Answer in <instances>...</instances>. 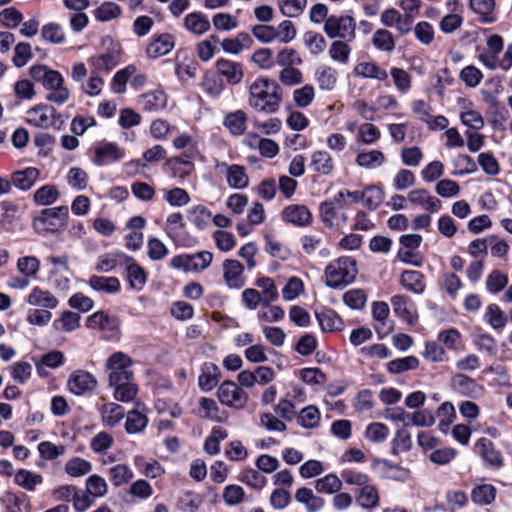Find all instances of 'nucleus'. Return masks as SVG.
<instances>
[{
    "label": "nucleus",
    "mask_w": 512,
    "mask_h": 512,
    "mask_svg": "<svg viewBox=\"0 0 512 512\" xmlns=\"http://www.w3.org/2000/svg\"><path fill=\"white\" fill-rule=\"evenodd\" d=\"M67 384L73 394L83 395L96 387L97 380L94 375L87 371L76 370L69 376Z\"/></svg>",
    "instance_id": "f8f14e48"
},
{
    "label": "nucleus",
    "mask_w": 512,
    "mask_h": 512,
    "mask_svg": "<svg viewBox=\"0 0 512 512\" xmlns=\"http://www.w3.org/2000/svg\"><path fill=\"white\" fill-rule=\"evenodd\" d=\"M285 221L297 226H305L311 222L312 215L304 205H290L282 212Z\"/></svg>",
    "instance_id": "bb28decb"
},
{
    "label": "nucleus",
    "mask_w": 512,
    "mask_h": 512,
    "mask_svg": "<svg viewBox=\"0 0 512 512\" xmlns=\"http://www.w3.org/2000/svg\"><path fill=\"white\" fill-rule=\"evenodd\" d=\"M381 138L380 130L372 123L366 122L359 126L357 140L364 145H372Z\"/></svg>",
    "instance_id": "bf43d9fd"
},
{
    "label": "nucleus",
    "mask_w": 512,
    "mask_h": 512,
    "mask_svg": "<svg viewBox=\"0 0 512 512\" xmlns=\"http://www.w3.org/2000/svg\"><path fill=\"white\" fill-rule=\"evenodd\" d=\"M125 157L124 149L116 143L105 142L95 147L93 162L98 166L109 165Z\"/></svg>",
    "instance_id": "9d476101"
},
{
    "label": "nucleus",
    "mask_w": 512,
    "mask_h": 512,
    "mask_svg": "<svg viewBox=\"0 0 512 512\" xmlns=\"http://www.w3.org/2000/svg\"><path fill=\"white\" fill-rule=\"evenodd\" d=\"M356 23L351 16H329L324 24V32L333 38H341L350 41L355 38Z\"/></svg>",
    "instance_id": "20e7f679"
},
{
    "label": "nucleus",
    "mask_w": 512,
    "mask_h": 512,
    "mask_svg": "<svg viewBox=\"0 0 512 512\" xmlns=\"http://www.w3.org/2000/svg\"><path fill=\"white\" fill-rule=\"evenodd\" d=\"M342 488V480L335 474H327L315 481V489L319 493L335 494Z\"/></svg>",
    "instance_id": "8fccbe9b"
},
{
    "label": "nucleus",
    "mask_w": 512,
    "mask_h": 512,
    "mask_svg": "<svg viewBox=\"0 0 512 512\" xmlns=\"http://www.w3.org/2000/svg\"><path fill=\"white\" fill-rule=\"evenodd\" d=\"M315 99V88L311 84L297 88L293 91V101L299 108L308 107Z\"/></svg>",
    "instance_id": "69168bd1"
},
{
    "label": "nucleus",
    "mask_w": 512,
    "mask_h": 512,
    "mask_svg": "<svg viewBox=\"0 0 512 512\" xmlns=\"http://www.w3.org/2000/svg\"><path fill=\"white\" fill-rule=\"evenodd\" d=\"M46 260L52 265L49 277L52 279L54 287L61 291H68L72 274L69 267V257L67 255L49 256Z\"/></svg>",
    "instance_id": "39448f33"
},
{
    "label": "nucleus",
    "mask_w": 512,
    "mask_h": 512,
    "mask_svg": "<svg viewBox=\"0 0 512 512\" xmlns=\"http://www.w3.org/2000/svg\"><path fill=\"white\" fill-rule=\"evenodd\" d=\"M30 75L33 80L42 83L49 91L64 84V78L58 71L43 65L32 66L30 68Z\"/></svg>",
    "instance_id": "9b49d317"
},
{
    "label": "nucleus",
    "mask_w": 512,
    "mask_h": 512,
    "mask_svg": "<svg viewBox=\"0 0 512 512\" xmlns=\"http://www.w3.org/2000/svg\"><path fill=\"white\" fill-rule=\"evenodd\" d=\"M354 71L358 76L378 81H384L388 77L386 70L373 62H360L355 66Z\"/></svg>",
    "instance_id": "a19ab883"
},
{
    "label": "nucleus",
    "mask_w": 512,
    "mask_h": 512,
    "mask_svg": "<svg viewBox=\"0 0 512 512\" xmlns=\"http://www.w3.org/2000/svg\"><path fill=\"white\" fill-rule=\"evenodd\" d=\"M321 419L320 411L316 406L310 405L303 408L298 417L297 422L300 426L306 429L316 428Z\"/></svg>",
    "instance_id": "3c124183"
},
{
    "label": "nucleus",
    "mask_w": 512,
    "mask_h": 512,
    "mask_svg": "<svg viewBox=\"0 0 512 512\" xmlns=\"http://www.w3.org/2000/svg\"><path fill=\"white\" fill-rule=\"evenodd\" d=\"M256 286L261 289L263 306H269L278 299V291L274 281L269 277H262L256 281Z\"/></svg>",
    "instance_id": "603ef678"
},
{
    "label": "nucleus",
    "mask_w": 512,
    "mask_h": 512,
    "mask_svg": "<svg viewBox=\"0 0 512 512\" xmlns=\"http://www.w3.org/2000/svg\"><path fill=\"white\" fill-rule=\"evenodd\" d=\"M127 272V281L131 289L140 291L147 282V274L145 270L128 255L124 265Z\"/></svg>",
    "instance_id": "6ab92c4d"
},
{
    "label": "nucleus",
    "mask_w": 512,
    "mask_h": 512,
    "mask_svg": "<svg viewBox=\"0 0 512 512\" xmlns=\"http://www.w3.org/2000/svg\"><path fill=\"white\" fill-rule=\"evenodd\" d=\"M88 284L93 290L106 294H116L121 289V283L117 277L92 275Z\"/></svg>",
    "instance_id": "c85d7f7f"
},
{
    "label": "nucleus",
    "mask_w": 512,
    "mask_h": 512,
    "mask_svg": "<svg viewBox=\"0 0 512 512\" xmlns=\"http://www.w3.org/2000/svg\"><path fill=\"white\" fill-rule=\"evenodd\" d=\"M459 116L461 123L472 130L479 131L484 127L485 122L483 116L470 105L463 107Z\"/></svg>",
    "instance_id": "a18cd8bd"
},
{
    "label": "nucleus",
    "mask_w": 512,
    "mask_h": 512,
    "mask_svg": "<svg viewBox=\"0 0 512 512\" xmlns=\"http://www.w3.org/2000/svg\"><path fill=\"white\" fill-rule=\"evenodd\" d=\"M68 207L67 206H57L52 208H46L42 210L41 216L39 220L44 224L48 225H66V221L68 218Z\"/></svg>",
    "instance_id": "f704fd0d"
},
{
    "label": "nucleus",
    "mask_w": 512,
    "mask_h": 512,
    "mask_svg": "<svg viewBox=\"0 0 512 512\" xmlns=\"http://www.w3.org/2000/svg\"><path fill=\"white\" fill-rule=\"evenodd\" d=\"M148 418L137 410H131L126 415L125 429L128 434L140 433L147 426Z\"/></svg>",
    "instance_id": "5fc2aeb1"
},
{
    "label": "nucleus",
    "mask_w": 512,
    "mask_h": 512,
    "mask_svg": "<svg viewBox=\"0 0 512 512\" xmlns=\"http://www.w3.org/2000/svg\"><path fill=\"white\" fill-rule=\"evenodd\" d=\"M475 449L488 464L493 466H500L502 464L500 452L494 448L493 443L489 439H479L475 444Z\"/></svg>",
    "instance_id": "2f4dec72"
},
{
    "label": "nucleus",
    "mask_w": 512,
    "mask_h": 512,
    "mask_svg": "<svg viewBox=\"0 0 512 512\" xmlns=\"http://www.w3.org/2000/svg\"><path fill=\"white\" fill-rule=\"evenodd\" d=\"M295 500L304 505L307 512H318L324 507L323 498L315 495L310 488L301 487L295 492Z\"/></svg>",
    "instance_id": "cd10ccee"
},
{
    "label": "nucleus",
    "mask_w": 512,
    "mask_h": 512,
    "mask_svg": "<svg viewBox=\"0 0 512 512\" xmlns=\"http://www.w3.org/2000/svg\"><path fill=\"white\" fill-rule=\"evenodd\" d=\"M14 481L22 488L28 491H34L38 485L42 484L43 477L33 471L20 469L16 472Z\"/></svg>",
    "instance_id": "37998d69"
},
{
    "label": "nucleus",
    "mask_w": 512,
    "mask_h": 512,
    "mask_svg": "<svg viewBox=\"0 0 512 512\" xmlns=\"http://www.w3.org/2000/svg\"><path fill=\"white\" fill-rule=\"evenodd\" d=\"M222 271L224 283L229 289H240L245 285L244 267L238 260H224Z\"/></svg>",
    "instance_id": "6e6552de"
},
{
    "label": "nucleus",
    "mask_w": 512,
    "mask_h": 512,
    "mask_svg": "<svg viewBox=\"0 0 512 512\" xmlns=\"http://www.w3.org/2000/svg\"><path fill=\"white\" fill-rule=\"evenodd\" d=\"M216 68L218 72L224 76L227 82L230 84H238L243 79V67L238 62L221 58L217 60Z\"/></svg>",
    "instance_id": "412c9836"
},
{
    "label": "nucleus",
    "mask_w": 512,
    "mask_h": 512,
    "mask_svg": "<svg viewBox=\"0 0 512 512\" xmlns=\"http://www.w3.org/2000/svg\"><path fill=\"white\" fill-rule=\"evenodd\" d=\"M324 272L328 287L343 288L355 280L358 273L357 262L352 257L343 256L330 262Z\"/></svg>",
    "instance_id": "f03ea898"
},
{
    "label": "nucleus",
    "mask_w": 512,
    "mask_h": 512,
    "mask_svg": "<svg viewBox=\"0 0 512 512\" xmlns=\"http://www.w3.org/2000/svg\"><path fill=\"white\" fill-rule=\"evenodd\" d=\"M87 326L107 332L113 336L118 332L119 320L117 317L109 316L103 311H98L88 317Z\"/></svg>",
    "instance_id": "f3484780"
},
{
    "label": "nucleus",
    "mask_w": 512,
    "mask_h": 512,
    "mask_svg": "<svg viewBox=\"0 0 512 512\" xmlns=\"http://www.w3.org/2000/svg\"><path fill=\"white\" fill-rule=\"evenodd\" d=\"M98 412L104 426L115 427L125 417L124 408L114 402L103 403L98 406Z\"/></svg>",
    "instance_id": "aec40b11"
},
{
    "label": "nucleus",
    "mask_w": 512,
    "mask_h": 512,
    "mask_svg": "<svg viewBox=\"0 0 512 512\" xmlns=\"http://www.w3.org/2000/svg\"><path fill=\"white\" fill-rule=\"evenodd\" d=\"M394 313L402 320L412 324L417 319V310L412 299L405 295H395L391 298Z\"/></svg>",
    "instance_id": "2eb2a0df"
},
{
    "label": "nucleus",
    "mask_w": 512,
    "mask_h": 512,
    "mask_svg": "<svg viewBox=\"0 0 512 512\" xmlns=\"http://www.w3.org/2000/svg\"><path fill=\"white\" fill-rule=\"evenodd\" d=\"M307 3V0H277L281 14L290 18L300 16L304 12Z\"/></svg>",
    "instance_id": "6e6d98bb"
},
{
    "label": "nucleus",
    "mask_w": 512,
    "mask_h": 512,
    "mask_svg": "<svg viewBox=\"0 0 512 512\" xmlns=\"http://www.w3.org/2000/svg\"><path fill=\"white\" fill-rule=\"evenodd\" d=\"M219 369L214 364H206L198 382L203 391H210L218 382Z\"/></svg>",
    "instance_id": "e2e57ef3"
},
{
    "label": "nucleus",
    "mask_w": 512,
    "mask_h": 512,
    "mask_svg": "<svg viewBox=\"0 0 512 512\" xmlns=\"http://www.w3.org/2000/svg\"><path fill=\"white\" fill-rule=\"evenodd\" d=\"M496 489L490 484L476 486L471 493L472 501L478 505H489L495 499Z\"/></svg>",
    "instance_id": "4d7b16f0"
},
{
    "label": "nucleus",
    "mask_w": 512,
    "mask_h": 512,
    "mask_svg": "<svg viewBox=\"0 0 512 512\" xmlns=\"http://www.w3.org/2000/svg\"><path fill=\"white\" fill-rule=\"evenodd\" d=\"M469 6L476 14L481 17V20L486 23H491L494 18L491 16L495 2L494 0H469Z\"/></svg>",
    "instance_id": "052dcab7"
},
{
    "label": "nucleus",
    "mask_w": 512,
    "mask_h": 512,
    "mask_svg": "<svg viewBox=\"0 0 512 512\" xmlns=\"http://www.w3.org/2000/svg\"><path fill=\"white\" fill-rule=\"evenodd\" d=\"M39 177L38 169L29 167L12 174L11 183L20 190H29Z\"/></svg>",
    "instance_id": "473e14b6"
},
{
    "label": "nucleus",
    "mask_w": 512,
    "mask_h": 512,
    "mask_svg": "<svg viewBox=\"0 0 512 512\" xmlns=\"http://www.w3.org/2000/svg\"><path fill=\"white\" fill-rule=\"evenodd\" d=\"M59 118L55 108L47 104L37 105L26 112L27 123L42 129L56 125Z\"/></svg>",
    "instance_id": "0eeeda50"
},
{
    "label": "nucleus",
    "mask_w": 512,
    "mask_h": 512,
    "mask_svg": "<svg viewBox=\"0 0 512 512\" xmlns=\"http://www.w3.org/2000/svg\"><path fill=\"white\" fill-rule=\"evenodd\" d=\"M246 121V113L238 110L228 114L225 117L224 125L233 135L239 136L242 135L246 130Z\"/></svg>",
    "instance_id": "de8ad7c7"
},
{
    "label": "nucleus",
    "mask_w": 512,
    "mask_h": 512,
    "mask_svg": "<svg viewBox=\"0 0 512 512\" xmlns=\"http://www.w3.org/2000/svg\"><path fill=\"white\" fill-rule=\"evenodd\" d=\"M128 255L123 252H112L100 255L95 264V270L98 272L108 273L118 265L123 266Z\"/></svg>",
    "instance_id": "c756f323"
},
{
    "label": "nucleus",
    "mask_w": 512,
    "mask_h": 512,
    "mask_svg": "<svg viewBox=\"0 0 512 512\" xmlns=\"http://www.w3.org/2000/svg\"><path fill=\"white\" fill-rule=\"evenodd\" d=\"M40 265V260L36 256H22L16 261V268L19 274L29 279L37 278Z\"/></svg>",
    "instance_id": "ea45409f"
},
{
    "label": "nucleus",
    "mask_w": 512,
    "mask_h": 512,
    "mask_svg": "<svg viewBox=\"0 0 512 512\" xmlns=\"http://www.w3.org/2000/svg\"><path fill=\"white\" fill-rule=\"evenodd\" d=\"M183 26L189 33L201 36L210 29V22L201 12H191L184 17Z\"/></svg>",
    "instance_id": "a878e982"
},
{
    "label": "nucleus",
    "mask_w": 512,
    "mask_h": 512,
    "mask_svg": "<svg viewBox=\"0 0 512 512\" xmlns=\"http://www.w3.org/2000/svg\"><path fill=\"white\" fill-rule=\"evenodd\" d=\"M81 317L72 311H64L61 317L53 322L56 331L72 332L79 328Z\"/></svg>",
    "instance_id": "49530a36"
},
{
    "label": "nucleus",
    "mask_w": 512,
    "mask_h": 512,
    "mask_svg": "<svg viewBox=\"0 0 512 512\" xmlns=\"http://www.w3.org/2000/svg\"><path fill=\"white\" fill-rule=\"evenodd\" d=\"M175 46V38L172 34L163 33L154 36L146 48L149 58H159L170 53Z\"/></svg>",
    "instance_id": "4468645a"
},
{
    "label": "nucleus",
    "mask_w": 512,
    "mask_h": 512,
    "mask_svg": "<svg viewBox=\"0 0 512 512\" xmlns=\"http://www.w3.org/2000/svg\"><path fill=\"white\" fill-rule=\"evenodd\" d=\"M107 473L109 480L115 487L128 484L134 477L131 467L124 463H119L110 467Z\"/></svg>",
    "instance_id": "72a5a7b5"
},
{
    "label": "nucleus",
    "mask_w": 512,
    "mask_h": 512,
    "mask_svg": "<svg viewBox=\"0 0 512 512\" xmlns=\"http://www.w3.org/2000/svg\"><path fill=\"white\" fill-rule=\"evenodd\" d=\"M279 90L275 81L259 77L249 87V105L258 112L275 113L281 102Z\"/></svg>",
    "instance_id": "f257e3e1"
},
{
    "label": "nucleus",
    "mask_w": 512,
    "mask_h": 512,
    "mask_svg": "<svg viewBox=\"0 0 512 512\" xmlns=\"http://www.w3.org/2000/svg\"><path fill=\"white\" fill-rule=\"evenodd\" d=\"M451 386L456 392L465 396H474L479 391V386L476 382L464 374L452 376Z\"/></svg>",
    "instance_id": "4c0bfd02"
},
{
    "label": "nucleus",
    "mask_w": 512,
    "mask_h": 512,
    "mask_svg": "<svg viewBox=\"0 0 512 512\" xmlns=\"http://www.w3.org/2000/svg\"><path fill=\"white\" fill-rule=\"evenodd\" d=\"M18 214L19 206L17 204L8 201L0 203V225L5 230H10Z\"/></svg>",
    "instance_id": "680f3d73"
},
{
    "label": "nucleus",
    "mask_w": 512,
    "mask_h": 512,
    "mask_svg": "<svg viewBox=\"0 0 512 512\" xmlns=\"http://www.w3.org/2000/svg\"><path fill=\"white\" fill-rule=\"evenodd\" d=\"M114 387V398L120 402H129L137 395V386L132 382V379L124 380L119 383H109Z\"/></svg>",
    "instance_id": "c03bdc74"
},
{
    "label": "nucleus",
    "mask_w": 512,
    "mask_h": 512,
    "mask_svg": "<svg viewBox=\"0 0 512 512\" xmlns=\"http://www.w3.org/2000/svg\"><path fill=\"white\" fill-rule=\"evenodd\" d=\"M217 397L222 405L236 410H242L246 407L249 396L235 382L226 380L220 384L217 389Z\"/></svg>",
    "instance_id": "7ed1b4c3"
},
{
    "label": "nucleus",
    "mask_w": 512,
    "mask_h": 512,
    "mask_svg": "<svg viewBox=\"0 0 512 512\" xmlns=\"http://www.w3.org/2000/svg\"><path fill=\"white\" fill-rule=\"evenodd\" d=\"M199 416L212 421L222 423L228 419V413L221 410L216 401L212 398L201 397L199 399Z\"/></svg>",
    "instance_id": "b1692460"
},
{
    "label": "nucleus",
    "mask_w": 512,
    "mask_h": 512,
    "mask_svg": "<svg viewBox=\"0 0 512 512\" xmlns=\"http://www.w3.org/2000/svg\"><path fill=\"white\" fill-rule=\"evenodd\" d=\"M309 168L319 175L329 176L335 170V163L328 151L316 150L311 154Z\"/></svg>",
    "instance_id": "dca6fc26"
},
{
    "label": "nucleus",
    "mask_w": 512,
    "mask_h": 512,
    "mask_svg": "<svg viewBox=\"0 0 512 512\" xmlns=\"http://www.w3.org/2000/svg\"><path fill=\"white\" fill-rule=\"evenodd\" d=\"M41 36L52 44H62L65 41V33L62 26L54 22L45 24L42 27Z\"/></svg>",
    "instance_id": "774afa93"
},
{
    "label": "nucleus",
    "mask_w": 512,
    "mask_h": 512,
    "mask_svg": "<svg viewBox=\"0 0 512 512\" xmlns=\"http://www.w3.org/2000/svg\"><path fill=\"white\" fill-rule=\"evenodd\" d=\"M328 53L334 62L345 65L349 62L351 48L346 42L336 40L331 43Z\"/></svg>",
    "instance_id": "13d9d810"
},
{
    "label": "nucleus",
    "mask_w": 512,
    "mask_h": 512,
    "mask_svg": "<svg viewBox=\"0 0 512 512\" xmlns=\"http://www.w3.org/2000/svg\"><path fill=\"white\" fill-rule=\"evenodd\" d=\"M25 301L30 306L41 307L45 309H55L58 306V299L48 290L39 286L31 289L26 296Z\"/></svg>",
    "instance_id": "a211bd4d"
},
{
    "label": "nucleus",
    "mask_w": 512,
    "mask_h": 512,
    "mask_svg": "<svg viewBox=\"0 0 512 512\" xmlns=\"http://www.w3.org/2000/svg\"><path fill=\"white\" fill-rule=\"evenodd\" d=\"M138 103L145 111L152 112L165 108L167 97L162 89H155L142 94Z\"/></svg>",
    "instance_id": "393cba45"
},
{
    "label": "nucleus",
    "mask_w": 512,
    "mask_h": 512,
    "mask_svg": "<svg viewBox=\"0 0 512 512\" xmlns=\"http://www.w3.org/2000/svg\"><path fill=\"white\" fill-rule=\"evenodd\" d=\"M121 8L118 4L110 1L103 2L95 11L94 16L100 22H107L119 17Z\"/></svg>",
    "instance_id": "338daca9"
},
{
    "label": "nucleus",
    "mask_w": 512,
    "mask_h": 512,
    "mask_svg": "<svg viewBox=\"0 0 512 512\" xmlns=\"http://www.w3.org/2000/svg\"><path fill=\"white\" fill-rule=\"evenodd\" d=\"M384 26L395 28L400 34H407L412 30V16L401 14L395 8L385 9L380 16Z\"/></svg>",
    "instance_id": "1a4fd4ad"
},
{
    "label": "nucleus",
    "mask_w": 512,
    "mask_h": 512,
    "mask_svg": "<svg viewBox=\"0 0 512 512\" xmlns=\"http://www.w3.org/2000/svg\"><path fill=\"white\" fill-rule=\"evenodd\" d=\"M92 463L81 457L69 459L64 466L65 472L71 477H82L92 471Z\"/></svg>",
    "instance_id": "09e8293b"
},
{
    "label": "nucleus",
    "mask_w": 512,
    "mask_h": 512,
    "mask_svg": "<svg viewBox=\"0 0 512 512\" xmlns=\"http://www.w3.org/2000/svg\"><path fill=\"white\" fill-rule=\"evenodd\" d=\"M316 318L324 332L340 331L344 325L342 319L333 310L317 312Z\"/></svg>",
    "instance_id": "58836bf2"
},
{
    "label": "nucleus",
    "mask_w": 512,
    "mask_h": 512,
    "mask_svg": "<svg viewBox=\"0 0 512 512\" xmlns=\"http://www.w3.org/2000/svg\"><path fill=\"white\" fill-rule=\"evenodd\" d=\"M338 72L329 65H320L314 72V79L320 90L332 91L338 82Z\"/></svg>",
    "instance_id": "4be33fe9"
},
{
    "label": "nucleus",
    "mask_w": 512,
    "mask_h": 512,
    "mask_svg": "<svg viewBox=\"0 0 512 512\" xmlns=\"http://www.w3.org/2000/svg\"><path fill=\"white\" fill-rule=\"evenodd\" d=\"M131 363L130 357L125 353H113L106 363L109 370V383H119L124 380L133 379V373L129 369Z\"/></svg>",
    "instance_id": "423d86ee"
},
{
    "label": "nucleus",
    "mask_w": 512,
    "mask_h": 512,
    "mask_svg": "<svg viewBox=\"0 0 512 512\" xmlns=\"http://www.w3.org/2000/svg\"><path fill=\"white\" fill-rule=\"evenodd\" d=\"M197 61L187 52H177L175 58V74L181 82H186L196 76Z\"/></svg>",
    "instance_id": "ddd939ff"
},
{
    "label": "nucleus",
    "mask_w": 512,
    "mask_h": 512,
    "mask_svg": "<svg viewBox=\"0 0 512 512\" xmlns=\"http://www.w3.org/2000/svg\"><path fill=\"white\" fill-rule=\"evenodd\" d=\"M86 493L93 498L104 497L108 492V484L106 480L97 474L90 475L85 483Z\"/></svg>",
    "instance_id": "864d4df0"
},
{
    "label": "nucleus",
    "mask_w": 512,
    "mask_h": 512,
    "mask_svg": "<svg viewBox=\"0 0 512 512\" xmlns=\"http://www.w3.org/2000/svg\"><path fill=\"white\" fill-rule=\"evenodd\" d=\"M356 499L359 505L365 509H372L378 506L379 495L376 487L370 482L358 489Z\"/></svg>",
    "instance_id": "79ce46f5"
},
{
    "label": "nucleus",
    "mask_w": 512,
    "mask_h": 512,
    "mask_svg": "<svg viewBox=\"0 0 512 512\" xmlns=\"http://www.w3.org/2000/svg\"><path fill=\"white\" fill-rule=\"evenodd\" d=\"M400 284L414 294H422L425 290L424 275L416 270H405L401 274Z\"/></svg>",
    "instance_id": "7c9ffc66"
},
{
    "label": "nucleus",
    "mask_w": 512,
    "mask_h": 512,
    "mask_svg": "<svg viewBox=\"0 0 512 512\" xmlns=\"http://www.w3.org/2000/svg\"><path fill=\"white\" fill-rule=\"evenodd\" d=\"M227 184L233 189H244L249 185V177L244 166L232 164L227 168Z\"/></svg>",
    "instance_id": "e433bc0d"
},
{
    "label": "nucleus",
    "mask_w": 512,
    "mask_h": 512,
    "mask_svg": "<svg viewBox=\"0 0 512 512\" xmlns=\"http://www.w3.org/2000/svg\"><path fill=\"white\" fill-rule=\"evenodd\" d=\"M419 366V360L415 356H406L391 360L387 363L390 373L399 374L405 371L414 370Z\"/></svg>",
    "instance_id": "0e129e2a"
},
{
    "label": "nucleus",
    "mask_w": 512,
    "mask_h": 512,
    "mask_svg": "<svg viewBox=\"0 0 512 512\" xmlns=\"http://www.w3.org/2000/svg\"><path fill=\"white\" fill-rule=\"evenodd\" d=\"M166 166L170 169L174 178L184 180L194 171V164L190 160L182 157H172L166 162Z\"/></svg>",
    "instance_id": "c9c22d12"
},
{
    "label": "nucleus",
    "mask_w": 512,
    "mask_h": 512,
    "mask_svg": "<svg viewBox=\"0 0 512 512\" xmlns=\"http://www.w3.org/2000/svg\"><path fill=\"white\" fill-rule=\"evenodd\" d=\"M386 161V157L381 150H363L358 152L355 157L357 166L366 169L374 170L381 167Z\"/></svg>",
    "instance_id": "5701e85b"
}]
</instances>
